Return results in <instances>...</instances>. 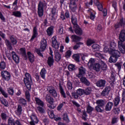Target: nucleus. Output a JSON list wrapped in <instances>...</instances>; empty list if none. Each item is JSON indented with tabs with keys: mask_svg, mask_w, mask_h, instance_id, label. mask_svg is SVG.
I'll list each match as a JSON object with an SVG mask.
<instances>
[{
	"mask_svg": "<svg viewBox=\"0 0 125 125\" xmlns=\"http://www.w3.org/2000/svg\"><path fill=\"white\" fill-rule=\"evenodd\" d=\"M96 85L98 87H105L106 85V80L104 79H101L96 83Z\"/></svg>",
	"mask_w": 125,
	"mask_h": 125,
	"instance_id": "f8f14e48",
	"label": "nucleus"
},
{
	"mask_svg": "<svg viewBox=\"0 0 125 125\" xmlns=\"http://www.w3.org/2000/svg\"><path fill=\"white\" fill-rule=\"evenodd\" d=\"M0 117L2 120H6V118H7V115L5 112H1L0 114Z\"/></svg>",
	"mask_w": 125,
	"mask_h": 125,
	"instance_id": "680f3d73",
	"label": "nucleus"
},
{
	"mask_svg": "<svg viewBox=\"0 0 125 125\" xmlns=\"http://www.w3.org/2000/svg\"><path fill=\"white\" fill-rule=\"evenodd\" d=\"M71 39L72 40L73 42H80L82 38L77 35H72Z\"/></svg>",
	"mask_w": 125,
	"mask_h": 125,
	"instance_id": "c756f323",
	"label": "nucleus"
},
{
	"mask_svg": "<svg viewBox=\"0 0 125 125\" xmlns=\"http://www.w3.org/2000/svg\"><path fill=\"white\" fill-rule=\"evenodd\" d=\"M112 55L114 56V57H116L119 58L121 56V53L118 50H111Z\"/></svg>",
	"mask_w": 125,
	"mask_h": 125,
	"instance_id": "bb28decb",
	"label": "nucleus"
},
{
	"mask_svg": "<svg viewBox=\"0 0 125 125\" xmlns=\"http://www.w3.org/2000/svg\"><path fill=\"white\" fill-rule=\"evenodd\" d=\"M86 110L87 113L89 114V113H91V112L94 110V108H93V107H91L90 105H88L86 108Z\"/></svg>",
	"mask_w": 125,
	"mask_h": 125,
	"instance_id": "13d9d810",
	"label": "nucleus"
},
{
	"mask_svg": "<svg viewBox=\"0 0 125 125\" xmlns=\"http://www.w3.org/2000/svg\"><path fill=\"white\" fill-rule=\"evenodd\" d=\"M114 104L112 102H109L105 105L104 110L107 112L111 111L112 110V107H113Z\"/></svg>",
	"mask_w": 125,
	"mask_h": 125,
	"instance_id": "4be33fe9",
	"label": "nucleus"
},
{
	"mask_svg": "<svg viewBox=\"0 0 125 125\" xmlns=\"http://www.w3.org/2000/svg\"><path fill=\"white\" fill-rule=\"evenodd\" d=\"M59 87L62 96L63 98H66L67 97L66 96V93H65V91H64V89H63L62 85H61V83H59Z\"/></svg>",
	"mask_w": 125,
	"mask_h": 125,
	"instance_id": "b1692460",
	"label": "nucleus"
},
{
	"mask_svg": "<svg viewBox=\"0 0 125 125\" xmlns=\"http://www.w3.org/2000/svg\"><path fill=\"white\" fill-rule=\"evenodd\" d=\"M47 35L48 37H50L53 35V27L51 26L48 27L46 30Z\"/></svg>",
	"mask_w": 125,
	"mask_h": 125,
	"instance_id": "c85d7f7f",
	"label": "nucleus"
},
{
	"mask_svg": "<svg viewBox=\"0 0 125 125\" xmlns=\"http://www.w3.org/2000/svg\"><path fill=\"white\" fill-rule=\"evenodd\" d=\"M94 3L95 4L96 6L97 7V8L99 11H102L104 16H107V9L104 8L103 9V6L101 3L99 2L98 0H94Z\"/></svg>",
	"mask_w": 125,
	"mask_h": 125,
	"instance_id": "39448f33",
	"label": "nucleus"
},
{
	"mask_svg": "<svg viewBox=\"0 0 125 125\" xmlns=\"http://www.w3.org/2000/svg\"><path fill=\"white\" fill-rule=\"evenodd\" d=\"M99 63L101 65V69L103 71H106L107 70V65L102 60H100Z\"/></svg>",
	"mask_w": 125,
	"mask_h": 125,
	"instance_id": "cd10ccee",
	"label": "nucleus"
},
{
	"mask_svg": "<svg viewBox=\"0 0 125 125\" xmlns=\"http://www.w3.org/2000/svg\"><path fill=\"white\" fill-rule=\"evenodd\" d=\"M58 33L59 35H62L63 34V26L62 25L60 26Z\"/></svg>",
	"mask_w": 125,
	"mask_h": 125,
	"instance_id": "774afa93",
	"label": "nucleus"
},
{
	"mask_svg": "<svg viewBox=\"0 0 125 125\" xmlns=\"http://www.w3.org/2000/svg\"><path fill=\"white\" fill-rule=\"evenodd\" d=\"M115 65L116 66V67H117L118 70V72H120V71H121V69H122V64H121V63L117 62L115 64Z\"/></svg>",
	"mask_w": 125,
	"mask_h": 125,
	"instance_id": "338daca9",
	"label": "nucleus"
},
{
	"mask_svg": "<svg viewBox=\"0 0 125 125\" xmlns=\"http://www.w3.org/2000/svg\"><path fill=\"white\" fill-rule=\"evenodd\" d=\"M122 102L123 103H124L125 102V89H123L122 90Z\"/></svg>",
	"mask_w": 125,
	"mask_h": 125,
	"instance_id": "e2e57ef3",
	"label": "nucleus"
},
{
	"mask_svg": "<svg viewBox=\"0 0 125 125\" xmlns=\"http://www.w3.org/2000/svg\"><path fill=\"white\" fill-rule=\"evenodd\" d=\"M72 97L75 99H79V97H80L79 94H78L77 92H72L71 93Z\"/></svg>",
	"mask_w": 125,
	"mask_h": 125,
	"instance_id": "864d4df0",
	"label": "nucleus"
},
{
	"mask_svg": "<svg viewBox=\"0 0 125 125\" xmlns=\"http://www.w3.org/2000/svg\"><path fill=\"white\" fill-rule=\"evenodd\" d=\"M47 46V41L46 39L42 38L40 42V49H36L35 51L41 57H43V55L42 53L45 50L46 47Z\"/></svg>",
	"mask_w": 125,
	"mask_h": 125,
	"instance_id": "f03ea898",
	"label": "nucleus"
},
{
	"mask_svg": "<svg viewBox=\"0 0 125 125\" xmlns=\"http://www.w3.org/2000/svg\"><path fill=\"white\" fill-rule=\"evenodd\" d=\"M37 37H38V29L36 27H34L33 31V35L30 39V42H33Z\"/></svg>",
	"mask_w": 125,
	"mask_h": 125,
	"instance_id": "a211bd4d",
	"label": "nucleus"
},
{
	"mask_svg": "<svg viewBox=\"0 0 125 125\" xmlns=\"http://www.w3.org/2000/svg\"><path fill=\"white\" fill-rule=\"evenodd\" d=\"M52 46L55 49H58L59 48L60 43L57 42L55 36L53 37L52 38Z\"/></svg>",
	"mask_w": 125,
	"mask_h": 125,
	"instance_id": "9d476101",
	"label": "nucleus"
},
{
	"mask_svg": "<svg viewBox=\"0 0 125 125\" xmlns=\"http://www.w3.org/2000/svg\"><path fill=\"white\" fill-rule=\"evenodd\" d=\"M79 74H76V77L77 78H81V76H84L85 75V72H86V69L83 66H81L79 68Z\"/></svg>",
	"mask_w": 125,
	"mask_h": 125,
	"instance_id": "9b49d317",
	"label": "nucleus"
},
{
	"mask_svg": "<svg viewBox=\"0 0 125 125\" xmlns=\"http://www.w3.org/2000/svg\"><path fill=\"white\" fill-rule=\"evenodd\" d=\"M12 15L15 17H21V13L20 11H17L13 12Z\"/></svg>",
	"mask_w": 125,
	"mask_h": 125,
	"instance_id": "a18cd8bd",
	"label": "nucleus"
},
{
	"mask_svg": "<svg viewBox=\"0 0 125 125\" xmlns=\"http://www.w3.org/2000/svg\"><path fill=\"white\" fill-rule=\"evenodd\" d=\"M117 61L118 58L113 55H112V56H111L109 59V62H110V63H116V62H117Z\"/></svg>",
	"mask_w": 125,
	"mask_h": 125,
	"instance_id": "72a5a7b5",
	"label": "nucleus"
},
{
	"mask_svg": "<svg viewBox=\"0 0 125 125\" xmlns=\"http://www.w3.org/2000/svg\"><path fill=\"white\" fill-rule=\"evenodd\" d=\"M69 9L72 12H76L78 8V3L79 0H69Z\"/></svg>",
	"mask_w": 125,
	"mask_h": 125,
	"instance_id": "0eeeda50",
	"label": "nucleus"
},
{
	"mask_svg": "<svg viewBox=\"0 0 125 125\" xmlns=\"http://www.w3.org/2000/svg\"><path fill=\"white\" fill-rule=\"evenodd\" d=\"M91 91H92L91 88L87 87L85 90H84V94H85V95H89V94L91 93Z\"/></svg>",
	"mask_w": 125,
	"mask_h": 125,
	"instance_id": "4c0bfd02",
	"label": "nucleus"
},
{
	"mask_svg": "<svg viewBox=\"0 0 125 125\" xmlns=\"http://www.w3.org/2000/svg\"><path fill=\"white\" fill-rule=\"evenodd\" d=\"M73 29L76 35H78L79 36H82V35H83V30L80 28L79 25L73 26Z\"/></svg>",
	"mask_w": 125,
	"mask_h": 125,
	"instance_id": "4468645a",
	"label": "nucleus"
},
{
	"mask_svg": "<svg viewBox=\"0 0 125 125\" xmlns=\"http://www.w3.org/2000/svg\"><path fill=\"white\" fill-rule=\"evenodd\" d=\"M25 97H26V99H27V100H28V101H30V92L28 90H26L25 91Z\"/></svg>",
	"mask_w": 125,
	"mask_h": 125,
	"instance_id": "0e129e2a",
	"label": "nucleus"
},
{
	"mask_svg": "<svg viewBox=\"0 0 125 125\" xmlns=\"http://www.w3.org/2000/svg\"><path fill=\"white\" fill-rule=\"evenodd\" d=\"M2 78L7 82L10 80V73L7 71H2L1 73Z\"/></svg>",
	"mask_w": 125,
	"mask_h": 125,
	"instance_id": "1a4fd4ad",
	"label": "nucleus"
},
{
	"mask_svg": "<svg viewBox=\"0 0 125 125\" xmlns=\"http://www.w3.org/2000/svg\"><path fill=\"white\" fill-rule=\"evenodd\" d=\"M18 102L20 104H22V105H26V104H27V101L23 98H20Z\"/></svg>",
	"mask_w": 125,
	"mask_h": 125,
	"instance_id": "ea45409f",
	"label": "nucleus"
},
{
	"mask_svg": "<svg viewBox=\"0 0 125 125\" xmlns=\"http://www.w3.org/2000/svg\"><path fill=\"white\" fill-rule=\"evenodd\" d=\"M93 69L96 72H99L101 69V64L100 63H96L93 65Z\"/></svg>",
	"mask_w": 125,
	"mask_h": 125,
	"instance_id": "393cba45",
	"label": "nucleus"
},
{
	"mask_svg": "<svg viewBox=\"0 0 125 125\" xmlns=\"http://www.w3.org/2000/svg\"><path fill=\"white\" fill-rule=\"evenodd\" d=\"M73 58L77 62H80V55L78 54H75L73 56Z\"/></svg>",
	"mask_w": 125,
	"mask_h": 125,
	"instance_id": "6e6d98bb",
	"label": "nucleus"
},
{
	"mask_svg": "<svg viewBox=\"0 0 125 125\" xmlns=\"http://www.w3.org/2000/svg\"><path fill=\"white\" fill-rule=\"evenodd\" d=\"M11 42L13 44H16L17 43V40L13 36L10 37Z\"/></svg>",
	"mask_w": 125,
	"mask_h": 125,
	"instance_id": "69168bd1",
	"label": "nucleus"
},
{
	"mask_svg": "<svg viewBox=\"0 0 125 125\" xmlns=\"http://www.w3.org/2000/svg\"><path fill=\"white\" fill-rule=\"evenodd\" d=\"M120 101H121V100L120 99V97L118 96L116 97L114 100H113L114 102V105L115 107H117L120 104Z\"/></svg>",
	"mask_w": 125,
	"mask_h": 125,
	"instance_id": "473e14b6",
	"label": "nucleus"
},
{
	"mask_svg": "<svg viewBox=\"0 0 125 125\" xmlns=\"http://www.w3.org/2000/svg\"><path fill=\"white\" fill-rule=\"evenodd\" d=\"M96 103L97 104L95 107L96 111L99 113H102L104 111V107L106 105V101L104 100H98L96 101Z\"/></svg>",
	"mask_w": 125,
	"mask_h": 125,
	"instance_id": "7ed1b4c3",
	"label": "nucleus"
},
{
	"mask_svg": "<svg viewBox=\"0 0 125 125\" xmlns=\"http://www.w3.org/2000/svg\"><path fill=\"white\" fill-rule=\"evenodd\" d=\"M118 122H119V117L114 116L112 118L111 125H115V124H117Z\"/></svg>",
	"mask_w": 125,
	"mask_h": 125,
	"instance_id": "58836bf2",
	"label": "nucleus"
},
{
	"mask_svg": "<svg viewBox=\"0 0 125 125\" xmlns=\"http://www.w3.org/2000/svg\"><path fill=\"white\" fill-rule=\"evenodd\" d=\"M45 100L48 103L50 104H53L54 103V99L49 95H46L45 97Z\"/></svg>",
	"mask_w": 125,
	"mask_h": 125,
	"instance_id": "412c9836",
	"label": "nucleus"
},
{
	"mask_svg": "<svg viewBox=\"0 0 125 125\" xmlns=\"http://www.w3.org/2000/svg\"><path fill=\"white\" fill-rule=\"evenodd\" d=\"M47 91H48L50 95H51L54 98H56V97H57V92L54 86H48L47 87Z\"/></svg>",
	"mask_w": 125,
	"mask_h": 125,
	"instance_id": "6e6552de",
	"label": "nucleus"
},
{
	"mask_svg": "<svg viewBox=\"0 0 125 125\" xmlns=\"http://www.w3.org/2000/svg\"><path fill=\"white\" fill-rule=\"evenodd\" d=\"M8 125H15V121L13 118H10L8 120Z\"/></svg>",
	"mask_w": 125,
	"mask_h": 125,
	"instance_id": "c03bdc74",
	"label": "nucleus"
},
{
	"mask_svg": "<svg viewBox=\"0 0 125 125\" xmlns=\"http://www.w3.org/2000/svg\"><path fill=\"white\" fill-rule=\"evenodd\" d=\"M27 56L30 63L35 62V56L31 52H27Z\"/></svg>",
	"mask_w": 125,
	"mask_h": 125,
	"instance_id": "dca6fc26",
	"label": "nucleus"
},
{
	"mask_svg": "<svg viewBox=\"0 0 125 125\" xmlns=\"http://www.w3.org/2000/svg\"><path fill=\"white\" fill-rule=\"evenodd\" d=\"M0 101L1 104L4 105L5 107H8V106H9L8 104V102H7V100H6L4 98H3V97L0 98Z\"/></svg>",
	"mask_w": 125,
	"mask_h": 125,
	"instance_id": "2f4dec72",
	"label": "nucleus"
},
{
	"mask_svg": "<svg viewBox=\"0 0 125 125\" xmlns=\"http://www.w3.org/2000/svg\"><path fill=\"white\" fill-rule=\"evenodd\" d=\"M120 40L118 41V47L119 50L123 54H125V30H122L120 31L119 36Z\"/></svg>",
	"mask_w": 125,
	"mask_h": 125,
	"instance_id": "f257e3e1",
	"label": "nucleus"
},
{
	"mask_svg": "<svg viewBox=\"0 0 125 125\" xmlns=\"http://www.w3.org/2000/svg\"><path fill=\"white\" fill-rule=\"evenodd\" d=\"M71 55H72V51L69 50H67L65 54V58H70L71 57Z\"/></svg>",
	"mask_w": 125,
	"mask_h": 125,
	"instance_id": "8fccbe9b",
	"label": "nucleus"
},
{
	"mask_svg": "<svg viewBox=\"0 0 125 125\" xmlns=\"http://www.w3.org/2000/svg\"><path fill=\"white\" fill-rule=\"evenodd\" d=\"M111 87H110V86H106L102 91L101 95H102V96H108Z\"/></svg>",
	"mask_w": 125,
	"mask_h": 125,
	"instance_id": "ddd939ff",
	"label": "nucleus"
},
{
	"mask_svg": "<svg viewBox=\"0 0 125 125\" xmlns=\"http://www.w3.org/2000/svg\"><path fill=\"white\" fill-rule=\"evenodd\" d=\"M12 55L14 61L16 64H18L19 62H20V59H19V57H18L15 53V52L14 51L12 52Z\"/></svg>",
	"mask_w": 125,
	"mask_h": 125,
	"instance_id": "2eb2a0df",
	"label": "nucleus"
},
{
	"mask_svg": "<svg viewBox=\"0 0 125 125\" xmlns=\"http://www.w3.org/2000/svg\"><path fill=\"white\" fill-rule=\"evenodd\" d=\"M6 67V64H5L4 62H1L0 64V68L2 70H4L5 69V67Z\"/></svg>",
	"mask_w": 125,
	"mask_h": 125,
	"instance_id": "bf43d9fd",
	"label": "nucleus"
},
{
	"mask_svg": "<svg viewBox=\"0 0 125 125\" xmlns=\"http://www.w3.org/2000/svg\"><path fill=\"white\" fill-rule=\"evenodd\" d=\"M95 55L96 57H97L98 58H99L100 59H104V56H103L100 53H96Z\"/></svg>",
	"mask_w": 125,
	"mask_h": 125,
	"instance_id": "5fc2aeb1",
	"label": "nucleus"
},
{
	"mask_svg": "<svg viewBox=\"0 0 125 125\" xmlns=\"http://www.w3.org/2000/svg\"><path fill=\"white\" fill-rule=\"evenodd\" d=\"M47 63L49 67H51V66H53V64L54 63V59H53V56H50L48 57Z\"/></svg>",
	"mask_w": 125,
	"mask_h": 125,
	"instance_id": "6ab92c4d",
	"label": "nucleus"
},
{
	"mask_svg": "<svg viewBox=\"0 0 125 125\" xmlns=\"http://www.w3.org/2000/svg\"><path fill=\"white\" fill-rule=\"evenodd\" d=\"M109 45L112 51L115 50L116 46H117V44H116V43H115L114 42H110Z\"/></svg>",
	"mask_w": 125,
	"mask_h": 125,
	"instance_id": "79ce46f5",
	"label": "nucleus"
},
{
	"mask_svg": "<svg viewBox=\"0 0 125 125\" xmlns=\"http://www.w3.org/2000/svg\"><path fill=\"white\" fill-rule=\"evenodd\" d=\"M67 87L68 90H72L73 89V85L72 84V83L70 81H68L67 83Z\"/></svg>",
	"mask_w": 125,
	"mask_h": 125,
	"instance_id": "3c124183",
	"label": "nucleus"
},
{
	"mask_svg": "<svg viewBox=\"0 0 125 125\" xmlns=\"http://www.w3.org/2000/svg\"><path fill=\"white\" fill-rule=\"evenodd\" d=\"M5 43L6 45L7 46L9 49H10V50H12V46L11 45V43L10 42H9V41L6 40Z\"/></svg>",
	"mask_w": 125,
	"mask_h": 125,
	"instance_id": "de8ad7c7",
	"label": "nucleus"
},
{
	"mask_svg": "<svg viewBox=\"0 0 125 125\" xmlns=\"http://www.w3.org/2000/svg\"><path fill=\"white\" fill-rule=\"evenodd\" d=\"M62 120L65 121V123H67V124H69L70 119H69V117L68 116V114H67V113H64L63 114Z\"/></svg>",
	"mask_w": 125,
	"mask_h": 125,
	"instance_id": "7c9ffc66",
	"label": "nucleus"
},
{
	"mask_svg": "<svg viewBox=\"0 0 125 125\" xmlns=\"http://www.w3.org/2000/svg\"><path fill=\"white\" fill-rule=\"evenodd\" d=\"M75 67V66L74 64H69L68 66V69L69 71H70V72H73V71H75V70H76V68Z\"/></svg>",
	"mask_w": 125,
	"mask_h": 125,
	"instance_id": "09e8293b",
	"label": "nucleus"
},
{
	"mask_svg": "<svg viewBox=\"0 0 125 125\" xmlns=\"http://www.w3.org/2000/svg\"><path fill=\"white\" fill-rule=\"evenodd\" d=\"M46 74V70L45 68H42L40 72V75L42 79L44 80L45 79V75Z\"/></svg>",
	"mask_w": 125,
	"mask_h": 125,
	"instance_id": "f704fd0d",
	"label": "nucleus"
},
{
	"mask_svg": "<svg viewBox=\"0 0 125 125\" xmlns=\"http://www.w3.org/2000/svg\"><path fill=\"white\" fill-rule=\"evenodd\" d=\"M95 62V61L94 60V59L91 58L90 59L88 62V66L89 67H92L93 66V64H94V62Z\"/></svg>",
	"mask_w": 125,
	"mask_h": 125,
	"instance_id": "a19ab883",
	"label": "nucleus"
},
{
	"mask_svg": "<svg viewBox=\"0 0 125 125\" xmlns=\"http://www.w3.org/2000/svg\"><path fill=\"white\" fill-rule=\"evenodd\" d=\"M88 13H90V19L93 20L95 18V15H94L92 12H91V10H88Z\"/></svg>",
	"mask_w": 125,
	"mask_h": 125,
	"instance_id": "4d7b16f0",
	"label": "nucleus"
},
{
	"mask_svg": "<svg viewBox=\"0 0 125 125\" xmlns=\"http://www.w3.org/2000/svg\"><path fill=\"white\" fill-rule=\"evenodd\" d=\"M7 92L9 95H11V96H13L14 94V90H13V88H7Z\"/></svg>",
	"mask_w": 125,
	"mask_h": 125,
	"instance_id": "37998d69",
	"label": "nucleus"
},
{
	"mask_svg": "<svg viewBox=\"0 0 125 125\" xmlns=\"http://www.w3.org/2000/svg\"><path fill=\"white\" fill-rule=\"evenodd\" d=\"M55 60L56 62H60V61H61V55L59 53L58 51H56L55 52Z\"/></svg>",
	"mask_w": 125,
	"mask_h": 125,
	"instance_id": "5701e85b",
	"label": "nucleus"
},
{
	"mask_svg": "<svg viewBox=\"0 0 125 125\" xmlns=\"http://www.w3.org/2000/svg\"><path fill=\"white\" fill-rule=\"evenodd\" d=\"M92 50L93 51H98L99 49H100V46H99V45L97 44H94L92 46Z\"/></svg>",
	"mask_w": 125,
	"mask_h": 125,
	"instance_id": "e433bc0d",
	"label": "nucleus"
},
{
	"mask_svg": "<svg viewBox=\"0 0 125 125\" xmlns=\"http://www.w3.org/2000/svg\"><path fill=\"white\" fill-rule=\"evenodd\" d=\"M22 105L19 104L17 110L15 111V113L17 115V116H20L22 114Z\"/></svg>",
	"mask_w": 125,
	"mask_h": 125,
	"instance_id": "a878e982",
	"label": "nucleus"
},
{
	"mask_svg": "<svg viewBox=\"0 0 125 125\" xmlns=\"http://www.w3.org/2000/svg\"><path fill=\"white\" fill-rule=\"evenodd\" d=\"M37 110L40 114H44V113H45V110H44V108H43V106H38L37 107Z\"/></svg>",
	"mask_w": 125,
	"mask_h": 125,
	"instance_id": "c9c22d12",
	"label": "nucleus"
},
{
	"mask_svg": "<svg viewBox=\"0 0 125 125\" xmlns=\"http://www.w3.org/2000/svg\"><path fill=\"white\" fill-rule=\"evenodd\" d=\"M71 20L73 25V27L79 25H78V20L77 19V16L75 15H73L71 16Z\"/></svg>",
	"mask_w": 125,
	"mask_h": 125,
	"instance_id": "aec40b11",
	"label": "nucleus"
},
{
	"mask_svg": "<svg viewBox=\"0 0 125 125\" xmlns=\"http://www.w3.org/2000/svg\"><path fill=\"white\" fill-rule=\"evenodd\" d=\"M35 102L36 103L37 105L41 107H44V103L41 100V99L35 97Z\"/></svg>",
	"mask_w": 125,
	"mask_h": 125,
	"instance_id": "f3484780",
	"label": "nucleus"
},
{
	"mask_svg": "<svg viewBox=\"0 0 125 125\" xmlns=\"http://www.w3.org/2000/svg\"><path fill=\"white\" fill-rule=\"evenodd\" d=\"M23 82L28 90H31V85L33 83L32 81V77L30 74L26 73H25V78H24Z\"/></svg>",
	"mask_w": 125,
	"mask_h": 125,
	"instance_id": "20e7f679",
	"label": "nucleus"
},
{
	"mask_svg": "<svg viewBox=\"0 0 125 125\" xmlns=\"http://www.w3.org/2000/svg\"><path fill=\"white\" fill-rule=\"evenodd\" d=\"M77 92L80 96H82L83 95V93H84V89L79 88L77 90Z\"/></svg>",
	"mask_w": 125,
	"mask_h": 125,
	"instance_id": "49530a36",
	"label": "nucleus"
},
{
	"mask_svg": "<svg viewBox=\"0 0 125 125\" xmlns=\"http://www.w3.org/2000/svg\"><path fill=\"white\" fill-rule=\"evenodd\" d=\"M94 42H94V41L91 40V39H89L87 41L86 44L88 46H89L91 45L92 44V43H94Z\"/></svg>",
	"mask_w": 125,
	"mask_h": 125,
	"instance_id": "052dcab7",
	"label": "nucleus"
},
{
	"mask_svg": "<svg viewBox=\"0 0 125 125\" xmlns=\"http://www.w3.org/2000/svg\"><path fill=\"white\" fill-rule=\"evenodd\" d=\"M45 3L42 2L41 1H39L38 7V14L39 17L42 18L43 16V7H44Z\"/></svg>",
	"mask_w": 125,
	"mask_h": 125,
	"instance_id": "423d86ee",
	"label": "nucleus"
},
{
	"mask_svg": "<svg viewBox=\"0 0 125 125\" xmlns=\"http://www.w3.org/2000/svg\"><path fill=\"white\" fill-rule=\"evenodd\" d=\"M21 54H22V56H24V57H25L26 59H27V55H26V50L25 49V48H21Z\"/></svg>",
	"mask_w": 125,
	"mask_h": 125,
	"instance_id": "603ef678",
	"label": "nucleus"
}]
</instances>
